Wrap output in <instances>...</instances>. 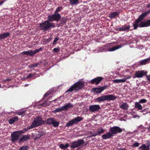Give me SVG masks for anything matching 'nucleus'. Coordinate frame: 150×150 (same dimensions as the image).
Here are the masks:
<instances>
[{
  "label": "nucleus",
  "mask_w": 150,
  "mask_h": 150,
  "mask_svg": "<svg viewBox=\"0 0 150 150\" xmlns=\"http://www.w3.org/2000/svg\"><path fill=\"white\" fill-rule=\"evenodd\" d=\"M51 22L49 19L47 18V20L40 23L39 26L40 30H43L44 32H45L50 30L51 28H55V23Z\"/></svg>",
  "instance_id": "obj_1"
},
{
  "label": "nucleus",
  "mask_w": 150,
  "mask_h": 150,
  "mask_svg": "<svg viewBox=\"0 0 150 150\" xmlns=\"http://www.w3.org/2000/svg\"><path fill=\"white\" fill-rule=\"evenodd\" d=\"M85 86L84 83L81 81H78L73 84L66 92H72L73 91H76L81 89Z\"/></svg>",
  "instance_id": "obj_2"
},
{
  "label": "nucleus",
  "mask_w": 150,
  "mask_h": 150,
  "mask_svg": "<svg viewBox=\"0 0 150 150\" xmlns=\"http://www.w3.org/2000/svg\"><path fill=\"white\" fill-rule=\"evenodd\" d=\"M116 98V97L114 95H104L98 97L95 99V101L100 103L101 101L105 100L110 101V100H114Z\"/></svg>",
  "instance_id": "obj_3"
},
{
  "label": "nucleus",
  "mask_w": 150,
  "mask_h": 150,
  "mask_svg": "<svg viewBox=\"0 0 150 150\" xmlns=\"http://www.w3.org/2000/svg\"><path fill=\"white\" fill-rule=\"evenodd\" d=\"M34 128L44 124V121L42 120V118L38 116L34 118L33 122L31 124Z\"/></svg>",
  "instance_id": "obj_4"
},
{
  "label": "nucleus",
  "mask_w": 150,
  "mask_h": 150,
  "mask_svg": "<svg viewBox=\"0 0 150 150\" xmlns=\"http://www.w3.org/2000/svg\"><path fill=\"white\" fill-rule=\"evenodd\" d=\"M83 119V118L81 117L78 116L72 120L69 121L66 125L65 127H68L74 124H77L78 122L82 120Z\"/></svg>",
  "instance_id": "obj_5"
},
{
  "label": "nucleus",
  "mask_w": 150,
  "mask_h": 150,
  "mask_svg": "<svg viewBox=\"0 0 150 150\" xmlns=\"http://www.w3.org/2000/svg\"><path fill=\"white\" fill-rule=\"evenodd\" d=\"M52 22L53 21H58L61 18V16L59 13H54V14L49 15L47 17Z\"/></svg>",
  "instance_id": "obj_6"
},
{
  "label": "nucleus",
  "mask_w": 150,
  "mask_h": 150,
  "mask_svg": "<svg viewBox=\"0 0 150 150\" xmlns=\"http://www.w3.org/2000/svg\"><path fill=\"white\" fill-rule=\"evenodd\" d=\"M84 143V141L83 139H79L77 141H74L71 144L70 146L72 148H75L80 146Z\"/></svg>",
  "instance_id": "obj_7"
},
{
  "label": "nucleus",
  "mask_w": 150,
  "mask_h": 150,
  "mask_svg": "<svg viewBox=\"0 0 150 150\" xmlns=\"http://www.w3.org/2000/svg\"><path fill=\"white\" fill-rule=\"evenodd\" d=\"M19 131L13 132L11 134V139L12 142H15L19 139L20 135Z\"/></svg>",
  "instance_id": "obj_8"
},
{
  "label": "nucleus",
  "mask_w": 150,
  "mask_h": 150,
  "mask_svg": "<svg viewBox=\"0 0 150 150\" xmlns=\"http://www.w3.org/2000/svg\"><path fill=\"white\" fill-rule=\"evenodd\" d=\"M122 129L119 127L114 126L110 127L109 131L112 133V134H116L118 133H119L122 132Z\"/></svg>",
  "instance_id": "obj_9"
},
{
  "label": "nucleus",
  "mask_w": 150,
  "mask_h": 150,
  "mask_svg": "<svg viewBox=\"0 0 150 150\" xmlns=\"http://www.w3.org/2000/svg\"><path fill=\"white\" fill-rule=\"evenodd\" d=\"M107 88V86H99V87L94 88H93L92 91L96 93H100L103 91L104 90Z\"/></svg>",
  "instance_id": "obj_10"
},
{
  "label": "nucleus",
  "mask_w": 150,
  "mask_h": 150,
  "mask_svg": "<svg viewBox=\"0 0 150 150\" xmlns=\"http://www.w3.org/2000/svg\"><path fill=\"white\" fill-rule=\"evenodd\" d=\"M101 108L100 105H91L89 107V110L91 112L98 111Z\"/></svg>",
  "instance_id": "obj_11"
},
{
  "label": "nucleus",
  "mask_w": 150,
  "mask_h": 150,
  "mask_svg": "<svg viewBox=\"0 0 150 150\" xmlns=\"http://www.w3.org/2000/svg\"><path fill=\"white\" fill-rule=\"evenodd\" d=\"M147 73V72L144 70L138 71L135 72V76L137 78H142L146 75Z\"/></svg>",
  "instance_id": "obj_12"
},
{
  "label": "nucleus",
  "mask_w": 150,
  "mask_h": 150,
  "mask_svg": "<svg viewBox=\"0 0 150 150\" xmlns=\"http://www.w3.org/2000/svg\"><path fill=\"white\" fill-rule=\"evenodd\" d=\"M103 79L102 77L98 76L91 80V83L92 84L98 85Z\"/></svg>",
  "instance_id": "obj_13"
},
{
  "label": "nucleus",
  "mask_w": 150,
  "mask_h": 150,
  "mask_svg": "<svg viewBox=\"0 0 150 150\" xmlns=\"http://www.w3.org/2000/svg\"><path fill=\"white\" fill-rule=\"evenodd\" d=\"M149 26H150V19H148L144 21H142L139 24V27L140 28Z\"/></svg>",
  "instance_id": "obj_14"
},
{
  "label": "nucleus",
  "mask_w": 150,
  "mask_h": 150,
  "mask_svg": "<svg viewBox=\"0 0 150 150\" xmlns=\"http://www.w3.org/2000/svg\"><path fill=\"white\" fill-rule=\"evenodd\" d=\"M150 13V10L146 11L145 12L141 14L138 18V19H139L140 21H141L146 16L148 15Z\"/></svg>",
  "instance_id": "obj_15"
},
{
  "label": "nucleus",
  "mask_w": 150,
  "mask_h": 150,
  "mask_svg": "<svg viewBox=\"0 0 150 150\" xmlns=\"http://www.w3.org/2000/svg\"><path fill=\"white\" fill-rule=\"evenodd\" d=\"M113 136V135L110 132H108L105 134H103L102 136V138L103 139H106L111 138Z\"/></svg>",
  "instance_id": "obj_16"
},
{
  "label": "nucleus",
  "mask_w": 150,
  "mask_h": 150,
  "mask_svg": "<svg viewBox=\"0 0 150 150\" xmlns=\"http://www.w3.org/2000/svg\"><path fill=\"white\" fill-rule=\"evenodd\" d=\"M130 28V26L129 25L128 26L125 25L121 27L117 28V30L119 31H125L129 30Z\"/></svg>",
  "instance_id": "obj_17"
},
{
  "label": "nucleus",
  "mask_w": 150,
  "mask_h": 150,
  "mask_svg": "<svg viewBox=\"0 0 150 150\" xmlns=\"http://www.w3.org/2000/svg\"><path fill=\"white\" fill-rule=\"evenodd\" d=\"M10 35L9 32H7L0 34V40L4 39L5 38L8 37Z\"/></svg>",
  "instance_id": "obj_18"
},
{
  "label": "nucleus",
  "mask_w": 150,
  "mask_h": 150,
  "mask_svg": "<svg viewBox=\"0 0 150 150\" xmlns=\"http://www.w3.org/2000/svg\"><path fill=\"white\" fill-rule=\"evenodd\" d=\"M54 118L50 117L47 119L45 121H44V124L51 125L52 124L53 121H54Z\"/></svg>",
  "instance_id": "obj_19"
},
{
  "label": "nucleus",
  "mask_w": 150,
  "mask_h": 150,
  "mask_svg": "<svg viewBox=\"0 0 150 150\" xmlns=\"http://www.w3.org/2000/svg\"><path fill=\"white\" fill-rule=\"evenodd\" d=\"M120 13V12L117 11L112 12L109 15V17L111 19H112L116 16H118Z\"/></svg>",
  "instance_id": "obj_20"
},
{
  "label": "nucleus",
  "mask_w": 150,
  "mask_h": 150,
  "mask_svg": "<svg viewBox=\"0 0 150 150\" xmlns=\"http://www.w3.org/2000/svg\"><path fill=\"white\" fill-rule=\"evenodd\" d=\"M73 107V105L70 103H69L68 104L62 106L64 111H66L69 108H72Z\"/></svg>",
  "instance_id": "obj_21"
},
{
  "label": "nucleus",
  "mask_w": 150,
  "mask_h": 150,
  "mask_svg": "<svg viewBox=\"0 0 150 150\" xmlns=\"http://www.w3.org/2000/svg\"><path fill=\"white\" fill-rule=\"evenodd\" d=\"M30 139V137L28 135H24L22 136L19 140V142L20 143L22 142H25L28 140Z\"/></svg>",
  "instance_id": "obj_22"
},
{
  "label": "nucleus",
  "mask_w": 150,
  "mask_h": 150,
  "mask_svg": "<svg viewBox=\"0 0 150 150\" xmlns=\"http://www.w3.org/2000/svg\"><path fill=\"white\" fill-rule=\"evenodd\" d=\"M149 60L150 59L149 58H148L146 59H145L140 61L138 62V63L140 65H145L149 63Z\"/></svg>",
  "instance_id": "obj_23"
},
{
  "label": "nucleus",
  "mask_w": 150,
  "mask_h": 150,
  "mask_svg": "<svg viewBox=\"0 0 150 150\" xmlns=\"http://www.w3.org/2000/svg\"><path fill=\"white\" fill-rule=\"evenodd\" d=\"M44 133L41 131H38L37 133L36 134L35 138L34 139V140H36L41 137L44 134Z\"/></svg>",
  "instance_id": "obj_24"
},
{
  "label": "nucleus",
  "mask_w": 150,
  "mask_h": 150,
  "mask_svg": "<svg viewBox=\"0 0 150 150\" xmlns=\"http://www.w3.org/2000/svg\"><path fill=\"white\" fill-rule=\"evenodd\" d=\"M140 21L139 19H137L133 23V26L134 27L133 29L136 30L139 26V23Z\"/></svg>",
  "instance_id": "obj_25"
},
{
  "label": "nucleus",
  "mask_w": 150,
  "mask_h": 150,
  "mask_svg": "<svg viewBox=\"0 0 150 150\" xmlns=\"http://www.w3.org/2000/svg\"><path fill=\"white\" fill-rule=\"evenodd\" d=\"M122 47V46L121 45H118L116 46H114L108 49V51L110 52L113 51L121 48Z\"/></svg>",
  "instance_id": "obj_26"
},
{
  "label": "nucleus",
  "mask_w": 150,
  "mask_h": 150,
  "mask_svg": "<svg viewBox=\"0 0 150 150\" xmlns=\"http://www.w3.org/2000/svg\"><path fill=\"white\" fill-rule=\"evenodd\" d=\"M22 54H25L27 55H29L31 56H33L34 55L33 52V51H32L31 50L23 52H22Z\"/></svg>",
  "instance_id": "obj_27"
},
{
  "label": "nucleus",
  "mask_w": 150,
  "mask_h": 150,
  "mask_svg": "<svg viewBox=\"0 0 150 150\" xmlns=\"http://www.w3.org/2000/svg\"><path fill=\"white\" fill-rule=\"evenodd\" d=\"M105 130L102 127H100L98 128L96 130V134L95 135H98L100 134L103 133Z\"/></svg>",
  "instance_id": "obj_28"
},
{
  "label": "nucleus",
  "mask_w": 150,
  "mask_h": 150,
  "mask_svg": "<svg viewBox=\"0 0 150 150\" xmlns=\"http://www.w3.org/2000/svg\"><path fill=\"white\" fill-rule=\"evenodd\" d=\"M69 2L71 6L76 5L79 3V0H69Z\"/></svg>",
  "instance_id": "obj_29"
},
{
  "label": "nucleus",
  "mask_w": 150,
  "mask_h": 150,
  "mask_svg": "<svg viewBox=\"0 0 150 150\" xmlns=\"http://www.w3.org/2000/svg\"><path fill=\"white\" fill-rule=\"evenodd\" d=\"M67 20V18L66 17H62L60 19V24L62 25L66 24V22Z\"/></svg>",
  "instance_id": "obj_30"
},
{
  "label": "nucleus",
  "mask_w": 150,
  "mask_h": 150,
  "mask_svg": "<svg viewBox=\"0 0 150 150\" xmlns=\"http://www.w3.org/2000/svg\"><path fill=\"white\" fill-rule=\"evenodd\" d=\"M139 103V102H136L135 104V107L139 110H142V106Z\"/></svg>",
  "instance_id": "obj_31"
},
{
  "label": "nucleus",
  "mask_w": 150,
  "mask_h": 150,
  "mask_svg": "<svg viewBox=\"0 0 150 150\" xmlns=\"http://www.w3.org/2000/svg\"><path fill=\"white\" fill-rule=\"evenodd\" d=\"M18 120V117H14L11 118L9 120V123L10 124H12Z\"/></svg>",
  "instance_id": "obj_32"
},
{
  "label": "nucleus",
  "mask_w": 150,
  "mask_h": 150,
  "mask_svg": "<svg viewBox=\"0 0 150 150\" xmlns=\"http://www.w3.org/2000/svg\"><path fill=\"white\" fill-rule=\"evenodd\" d=\"M69 144L68 143H67L65 145L63 144H61L59 145V147L61 149H66L69 147Z\"/></svg>",
  "instance_id": "obj_33"
},
{
  "label": "nucleus",
  "mask_w": 150,
  "mask_h": 150,
  "mask_svg": "<svg viewBox=\"0 0 150 150\" xmlns=\"http://www.w3.org/2000/svg\"><path fill=\"white\" fill-rule=\"evenodd\" d=\"M129 106L126 103H123L120 106V108L124 110L127 109Z\"/></svg>",
  "instance_id": "obj_34"
},
{
  "label": "nucleus",
  "mask_w": 150,
  "mask_h": 150,
  "mask_svg": "<svg viewBox=\"0 0 150 150\" xmlns=\"http://www.w3.org/2000/svg\"><path fill=\"white\" fill-rule=\"evenodd\" d=\"M39 64L38 63H35L34 64H30L29 65L28 67L29 68H35L37 67L38 66Z\"/></svg>",
  "instance_id": "obj_35"
},
{
  "label": "nucleus",
  "mask_w": 150,
  "mask_h": 150,
  "mask_svg": "<svg viewBox=\"0 0 150 150\" xmlns=\"http://www.w3.org/2000/svg\"><path fill=\"white\" fill-rule=\"evenodd\" d=\"M59 123V122L56 121L55 118L54 121H53L52 125L54 127H57L58 126Z\"/></svg>",
  "instance_id": "obj_36"
},
{
  "label": "nucleus",
  "mask_w": 150,
  "mask_h": 150,
  "mask_svg": "<svg viewBox=\"0 0 150 150\" xmlns=\"http://www.w3.org/2000/svg\"><path fill=\"white\" fill-rule=\"evenodd\" d=\"M62 9L63 8L62 6L58 7L56 8V10L54 11V13H58V12H60Z\"/></svg>",
  "instance_id": "obj_37"
},
{
  "label": "nucleus",
  "mask_w": 150,
  "mask_h": 150,
  "mask_svg": "<svg viewBox=\"0 0 150 150\" xmlns=\"http://www.w3.org/2000/svg\"><path fill=\"white\" fill-rule=\"evenodd\" d=\"M29 147L28 146H25L21 147L19 150H27Z\"/></svg>",
  "instance_id": "obj_38"
},
{
  "label": "nucleus",
  "mask_w": 150,
  "mask_h": 150,
  "mask_svg": "<svg viewBox=\"0 0 150 150\" xmlns=\"http://www.w3.org/2000/svg\"><path fill=\"white\" fill-rule=\"evenodd\" d=\"M62 111H64L62 107L60 108L56 109L54 110V112H57Z\"/></svg>",
  "instance_id": "obj_39"
},
{
  "label": "nucleus",
  "mask_w": 150,
  "mask_h": 150,
  "mask_svg": "<svg viewBox=\"0 0 150 150\" xmlns=\"http://www.w3.org/2000/svg\"><path fill=\"white\" fill-rule=\"evenodd\" d=\"M33 128H34V127L31 124L30 126L28 127H26L24 128V130L25 131H27L28 130L31 129H32Z\"/></svg>",
  "instance_id": "obj_40"
},
{
  "label": "nucleus",
  "mask_w": 150,
  "mask_h": 150,
  "mask_svg": "<svg viewBox=\"0 0 150 150\" xmlns=\"http://www.w3.org/2000/svg\"><path fill=\"white\" fill-rule=\"evenodd\" d=\"M42 50V48L41 47L39 49H36L35 50L33 51L34 54H35L39 52L40 51H41Z\"/></svg>",
  "instance_id": "obj_41"
},
{
  "label": "nucleus",
  "mask_w": 150,
  "mask_h": 150,
  "mask_svg": "<svg viewBox=\"0 0 150 150\" xmlns=\"http://www.w3.org/2000/svg\"><path fill=\"white\" fill-rule=\"evenodd\" d=\"M37 74L36 73H30L27 76L26 78L29 79L30 78L32 77V76H33L34 75H37Z\"/></svg>",
  "instance_id": "obj_42"
},
{
  "label": "nucleus",
  "mask_w": 150,
  "mask_h": 150,
  "mask_svg": "<svg viewBox=\"0 0 150 150\" xmlns=\"http://www.w3.org/2000/svg\"><path fill=\"white\" fill-rule=\"evenodd\" d=\"M53 51L55 53H57L60 51V48L59 47L54 48L53 50Z\"/></svg>",
  "instance_id": "obj_43"
},
{
  "label": "nucleus",
  "mask_w": 150,
  "mask_h": 150,
  "mask_svg": "<svg viewBox=\"0 0 150 150\" xmlns=\"http://www.w3.org/2000/svg\"><path fill=\"white\" fill-rule=\"evenodd\" d=\"M59 38L57 37H56L55 38L53 42V45H54L56 43L57 41L59 40Z\"/></svg>",
  "instance_id": "obj_44"
},
{
  "label": "nucleus",
  "mask_w": 150,
  "mask_h": 150,
  "mask_svg": "<svg viewBox=\"0 0 150 150\" xmlns=\"http://www.w3.org/2000/svg\"><path fill=\"white\" fill-rule=\"evenodd\" d=\"M147 100L144 99H141L139 101V103H146L147 102Z\"/></svg>",
  "instance_id": "obj_45"
},
{
  "label": "nucleus",
  "mask_w": 150,
  "mask_h": 150,
  "mask_svg": "<svg viewBox=\"0 0 150 150\" xmlns=\"http://www.w3.org/2000/svg\"><path fill=\"white\" fill-rule=\"evenodd\" d=\"M146 148V146L145 144H143L142 146H140L139 147L140 149H142L143 150L145 149V148Z\"/></svg>",
  "instance_id": "obj_46"
},
{
  "label": "nucleus",
  "mask_w": 150,
  "mask_h": 150,
  "mask_svg": "<svg viewBox=\"0 0 150 150\" xmlns=\"http://www.w3.org/2000/svg\"><path fill=\"white\" fill-rule=\"evenodd\" d=\"M25 113V111H21V112H17L16 113L18 115H22L23 114H24Z\"/></svg>",
  "instance_id": "obj_47"
},
{
  "label": "nucleus",
  "mask_w": 150,
  "mask_h": 150,
  "mask_svg": "<svg viewBox=\"0 0 150 150\" xmlns=\"http://www.w3.org/2000/svg\"><path fill=\"white\" fill-rule=\"evenodd\" d=\"M139 144L137 142H136L134 143L132 146L133 147H137L139 146Z\"/></svg>",
  "instance_id": "obj_48"
},
{
  "label": "nucleus",
  "mask_w": 150,
  "mask_h": 150,
  "mask_svg": "<svg viewBox=\"0 0 150 150\" xmlns=\"http://www.w3.org/2000/svg\"><path fill=\"white\" fill-rule=\"evenodd\" d=\"M113 81L115 83H121L120 79H114Z\"/></svg>",
  "instance_id": "obj_49"
},
{
  "label": "nucleus",
  "mask_w": 150,
  "mask_h": 150,
  "mask_svg": "<svg viewBox=\"0 0 150 150\" xmlns=\"http://www.w3.org/2000/svg\"><path fill=\"white\" fill-rule=\"evenodd\" d=\"M127 79L126 78H124L122 79H120L121 83H124L125 82Z\"/></svg>",
  "instance_id": "obj_50"
},
{
  "label": "nucleus",
  "mask_w": 150,
  "mask_h": 150,
  "mask_svg": "<svg viewBox=\"0 0 150 150\" xmlns=\"http://www.w3.org/2000/svg\"><path fill=\"white\" fill-rule=\"evenodd\" d=\"M91 137H95L97 135H95L96 134V133H94L92 131H91Z\"/></svg>",
  "instance_id": "obj_51"
},
{
  "label": "nucleus",
  "mask_w": 150,
  "mask_h": 150,
  "mask_svg": "<svg viewBox=\"0 0 150 150\" xmlns=\"http://www.w3.org/2000/svg\"><path fill=\"white\" fill-rule=\"evenodd\" d=\"M50 94V93L48 92H47L44 95L43 97H46Z\"/></svg>",
  "instance_id": "obj_52"
},
{
  "label": "nucleus",
  "mask_w": 150,
  "mask_h": 150,
  "mask_svg": "<svg viewBox=\"0 0 150 150\" xmlns=\"http://www.w3.org/2000/svg\"><path fill=\"white\" fill-rule=\"evenodd\" d=\"M146 77L147 79V80L150 81V75H146Z\"/></svg>",
  "instance_id": "obj_53"
},
{
  "label": "nucleus",
  "mask_w": 150,
  "mask_h": 150,
  "mask_svg": "<svg viewBox=\"0 0 150 150\" xmlns=\"http://www.w3.org/2000/svg\"><path fill=\"white\" fill-rule=\"evenodd\" d=\"M141 112H145V114H146L147 112H146V109H144L143 110L140 111Z\"/></svg>",
  "instance_id": "obj_54"
},
{
  "label": "nucleus",
  "mask_w": 150,
  "mask_h": 150,
  "mask_svg": "<svg viewBox=\"0 0 150 150\" xmlns=\"http://www.w3.org/2000/svg\"><path fill=\"white\" fill-rule=\"evenodd\" d=\"M57 27H59V26H62V25L60 24V23H59V24H57Z\"/></svg>",
  "instance_id": "obj_55"
},
{
  "label": "nucleus",
  "mask_w": 150,
  "mask_h": 150,
  "mask_svg": "<svg viewBox=\"0 0 150 150\" xmlns=\"http://www.w3.org/2000/svg\"><path fill=\"white\" fill-rule=\"evenodd\" d=\"M5 80L6 81H7L8 82H9L11 81V79H5Z\"/></svg>",
  "instance_id": "obj_56"
},
{
  "label": "nucleus",
  "mask_w": 150,
  "mask_h": 150,
  "mask_svg": "<svg viewBox=\"0 0 150 150\" xmlns=\"http://www.w3.org/2000/svg\"><path fill=\"white\" fill-rule=\"evenodd\" d=\"M35 75H34L33 76H32V79H35L37 77L36 76H35Z\"/></svg>",
  "instance_id": "obj_57"
},
{
  "label": "nucleus",
  "mask_w": 150,
  "mask_h": 150,
  "mask_svg": "<svg viewBox=\"0 0 150 150\" xmlns=\"http://www.w3.org/2000/svg\"><path fill=\"white\" fill-rule=\"evenodd\" d=\"M4 1H1L0 2V6L2 5L4 3Z\"/></svg>",
  "instance_id": "obj_58"
},
{
  "label": "nucleus",
  "mask_w": 150,
  "mask_h": 150,
  "mask_svg": "<svg viewBox=\"0 0 150 150\" xmlns=\"http://www.w3.org/2000/svg\"><path fill=\"white\" fill-rule=\"evenodd\" d=\"M147 8H149L150 7V3L148 4L146 6Z\"/></svg>",
  "instance_id": "obj_59"
},
{
  "label": "nucleus",
  "mask_w": 150,
  "mask_h": 150,
  "mask_svg": "<svg viewBox=\"0 0 150 150\" xmlns=\"http://www.w3.org/2000/svg\"><path fill=\"white\" fill-rule=\"evenodd\" d=\"M148 129L150 131V126L148 128Z\"/></svg>",
  "instance_id": "obj_60"
},
{
  "label": "nucleus",
  "mask_w": 150,
  "mask_h": 150,
  "mask_svg": "<svg viewBox=\"0 0 150 150\" xmlns=\"http://www.w3.org/2000/svg\"><path fill=\"white\" fill-rule=\"evenodd\" d=\"M130 78V77H128V78H127V79H129Z\"/></svg>",
  "instance_id": "obj_61"
},
{
  "label": "nucleus",
  "mask_w": 150,
  "mask_h": 150,
  "mask_svg": "<svg viewBox=\"0 0 150 150\" xmlns=\"http://www.w3.org/2000/svg\"><path fill=\"white\" fill-rule=\"evenodd\" d=\"M149 146H147V149H148H148H149Z\"/></svg>",
  "instance_id": "obj_62"
},
{
  "label": "nucleus",
  "mask_w": 150,
  "mask_h": 150,
  "mask_svg": "<svg viewBox=\"0 0 150 150\" xmlns=\"http://www.w3.org/2000/svg\"><path fill=\"white\" fill-rule=\"evenodd\" d=\"M101 50H103V48H101Z\"/></svg>",
  "instance_id": "obj_63"
},
{
  "label": "nucleus",
  "mask_w": 150,
  "mask_h": 150,
  "mask_svg": "<svg viewBox=\"0 0 150 150\" xmlns=\"http://www.w3.org/2000/svg\"><path fill=\"white\" fill-rule=\"evenodd\" d=\"M148 150V149H144V150Z\"/></svg>",
  "instance_id": "obj_64"
}]
</instances>
